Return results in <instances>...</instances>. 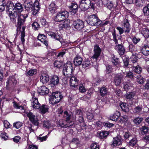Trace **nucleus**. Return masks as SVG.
<instances>
[{"instance_id": "obj_63", "label": "nucleus", "mask_w": 149, "mask_h": 149, "mask_svg": "<svg viewBox=\"0 0 149 149\" xmlns=\"http://www.w3.org/2000/svg\"><path fill=\"white\" fill-rule=\"evenodd\" d=\"M43 126L47 128L50 127L51 126V125L48 121H44L43 123Z\"/></svg>"}, {"instance_id": "obj_18", "label": "nucleus", "mask_w": 149, "mask_h": 149, "mask_svg": "<svg viewBox=\"0 0 149 149\" xmlns=\"http://www.w3.org/2000/svg\"><path fill=\"white\" fill-rule=\"evenodd\" d=\"M38 93L41 95H45L47 94L49 92V89L45 86L39 87L38 90Z\"/></svg>"}, {"instance_id": "obj_19", "label": "nucleus", "mask_w": 149, "mask_h": 149, "mask_svg": "<svg viewBox=\"0 0 149 149\" xmlns=\"http://www.w3.org/2000/svg\"><path fill=\"white\" fill-rule=\"evenodd\" d=\"M115 48L117 50H118V53L120 55L123 54L125 52V49L122 45L119 44L118 42L115 43Z\"/></svg>"}, {"instance_id": "obj_30", "label": "nucleus", "mask_w": 149, "mask_h": 149, "mask_svg": "<svg viewBox=\"0 0 149 149\" xmlns=\"http://www.w3.org/2000/svg\"><path fill=\"white\" fill-rule=\"evenodd\" d=\"M78 7L77 4L72 3L70 7V11L74 14L76 13L78 10Z\"/></svg>"}, {"instance_id": "obj_13", "label": "nucleus", "mask_w": 149, "mask_h": 149, "mask_svg": "<svg viewBox=\"0 0 149 149\" xmlns=\"http://www.w3.org/2000/svg\"><path fill=\"white\" fill-rule=\"evenodd\" d=\"M18 16V17L17 24L20 26L24 24L25 19L27 18L28 15L27 14L23 15V14H19Z\"/></svg>"}, {"instance_id": "obj_24", "label": "nucleus", "mask_w": 149, "mask_h": 149, "mask_svg": "<svg viewBox=\"0 0 149 149\" xmlns=\"http://www.w3.org/2000/svg\"><path fill=\"white\" fill-rule=\"evenodd\" d=\"M123 77L121 75L117 74L114 77V82L116 86H118L121 83V79Z\"/></svg>"}, {"instance_id": "obj_38", "label": "nucleus", "mask_w": 149, "mask_h": 149, "mask_svg": "<svg viewBox=\"0 0 149 149\" xmlns=\"http://www.w3.org/2000/svg\"><path fill=\"white\" fill-rule=\"evenodd\" d=\"M120 106L123 111L127 112L129 111V108L128 107L126 103L122 102L120 104Z\"/></svg>"}, {"instance_id": "obj_6", "label": "nucleus", "mask_w": 149, "mask_h": 149, "mask_svg": "<svg viewBox=\"0 0 149 149\" xmlns=\"http://www.w3.org/2000/svg\"><path fill=\"white\" fill-rule=\"evenodd\" d=\"M62 98V96L60 92H53L49 99V103L52 104H55L59 102Z\"/></svg>"}, {"instance_id": "obj_51", "label": "nucleus", "mask_w": 149, "mask_h": 149, "mask_svg": "<svg viewBox=\"0 0 149 149\" xmlns=\"http://www.w3.org/2000/svg\"><path fill=\"white\" fill-rule=\"evenodd\" d=\"M137 81L140 84H143L144 82V79L141 75H139L137 77Z\"/></svg>"}, {"instance_id": "obj_37", "label": "nucleus", "mask_w": 149, "mask_h": 149, "mask_svg": "<svg viewBox=\"0 0 149 149\" xmlns=\"http://www.w3.org/2000/svg\"><path fill=\"white\" fill-rule=\"evenodd\" d=\"M132 68V70L135 72L139 74L141 72L142 69L138 65L136 66H133Z\"/></svg>"}, {"instance_id": "obj_55", "label": "nucleus", "mask_w": 149, "mask_h": 149, "mask_svg": "<svg viewBox=\"0 0 149 149\" xmlns=\"http://www.w3.org/2000/svg\"><path fill=\"white\" fill-rule=\"evenodd\" d=\"M111 61L115 65H117L118 63V59L115 58L113 55H111Z\"/></svg>"}, {"instance_id": "obj_22", "label": "nucleus", "mask_w": 149, "mask_h": 149, "mask_svg": "<svg viewBox=\"0 0 149 149\" xmlns=\"http://www.w3.org/2000/svg\"><path fill=\"white\" fill-rule=\"evenodd\" d=\"M31 104L33 108L35 109H38L40 106L38 99L36 97H32Z\"/></svg>"}, {"instance_id": "obj_7", "label": "nucleus", "mask_w": 149, "mask_h": 149, "mask_svg": "<svg viewBox=\"0 0 149 149\" xmlns=\"http://www.w3.org/2000/svg\"><path fill=\"white\" fill-rule=\"evenodd\" d=\"M90 6L92 8L93 7V4L90 0H81L80 2L79 7L82 10H86Z\"/></svg>"}, {"instance_id": "obj_32", "label": "nucleus", "mask_w": 149, "mask_h": 149, "mask_svg": "<svg viewBox=\"0 0 149 149\" xmlns=\"http://www.w3.org/2000/svg\"><path fill=\"white\" fill-rule=\"evenodd\" d=\"M120 116V112L118 111H117L111 117L110 119L113 121H116L118 119Z\"/></svg>"}, {"instance_id": "obj_58", "label": "nucleus", "mask_w": 149, "mask_h": 149, "mask_svg": "<svg viewBox=\"0 0 149 149\" xmlns=\"http://www.w3.org/2000/svg\"><path fill=\"white\" fill-rule=\"evenodd\" d=\"M79 90L82 93L85 92L86 91L85 87L82 84H80L79 87Z\"/></svg>"}, {"instance_id": "obj_23", "label": "nucleus", "mask_w": 149, "mask_h": 149, "mask_svg": "<svg viewBox=\"0 0 149 149\" xmlns=\"http://www.w3.org/2000/svg\"><path fill=\"white\" fill-rule=\"evenodd\" d=\"M49 76L47 74L42 73L40 76V81L43 84H44L49 81Z\"/></svg>"}, {"instance_id": "obj_45", "label": "nucleus", "mask_w": 149, "mask_h": 149, "mask_svg": "<svg viewBox=\"0 0 149 149\" xmlns=\"http://www.w3.org/2000/svg\"><path fill=\"white\" fill-rule=\"evenodd\" d=\"M135 95V93L134 92H132L128 93H127L126 95V98L128 99L131 100L134 97Z\"/></svg>"}, {"instance_id": "obj_5", "label": "nucleus", "mask_w": 149, "mask_h": 149, "mask_svg": "<svg viewBox=\"0 0 149 149\" xmlns=\"http://www.w3.org/2000/svg\"><path fill=\"white\" fill-rule=\"evenodd\" d=\"M17 83V80L14 76H10L6 82V88L7 90H13Z\"/></svg>"}, {"instance_id": "obj_47", "label": "nucleus", "mask_w": 149, "mask_h": 149, "mask_svg": "<svg viewBox=\"0 0 149 149\" xmlns=\"http://www.w3.org/2000/svg\"><path fill=\"white\" fill-rule=\"evenodd\" d=\"M37 72V70L36 69H31L29 70L27 73V75L30 76H32L36 74Z\"/></svg>"}, {"instance_id": "obj_40", "label": "nucleus", "mask_w": 149, "mask_h": 149, "mask_svg": "<svg viewBox=\"0 0 149 149\" xmlns=\"http://www.w3.org/2000/svg\"><path fill=\"white\" fill-rule=\"evenodd\" d=\"M118 121L121 123H125L128 120V118L127 116L125 115L123 116H120L118 118Z\"/></svg>"}, {"instance_id": "obj_49", "label": "nucleus", "mask_w": 149, "mask_h": 149, "mask_svg": "<svg viewBox=\"0 0 149 149\" xmlns=\"http://www.w3.org/2000/svg\"><path fill=\"white\" fill-rule=\"evenodd\" d=\"M87 118L89 121L93 120V116L92 112H88L87 113Z\"/></svg>"}, {"instance_id": "obj_44", "label": "nucleus", "mask_w": 149, "mask_h": 149, "mask_svg": "<svg viewBox=\"0 0 149 149\" xmlns=\"http://www.w3.org/2000/svg\"><path fill=\"white\" fill-rule=\"evenodd\" d=\"M137 139L135 137L133 138L129 142V144L130 146H135L137 143Z\"/></svg>"}, {"instance_id": "obj_20", "label": "nucleus", "mask_w": 149, "mask_h": 149, "mask_svg": "<svg viewBox=\"0 0 149 149\" xmlns=\"http://www.w3.org/2000/svg\"><path fill=\"white\" fill-rule=\"evenodd\" d=\"M33 2L31 0H25L24 1L23 5L25 8L29 10L31 9L33 7Z\"/></svg>"}, {"instance_id": "obj_26", "label": "nucleus", "mask_w": 149, "mask_h": 149, "mask_svg": "<svg viewBox=\"0 0 149 149\" xmlns=\"http://www.w3.org/2000/svg\"><path fill=\"white\" fill-rule=\"evenodd\" d=\"M59 79L56 75L53 76L51 79L50 84L52 85L55 86L57 85L59 82Z\"/></svg>"}, {"instance_id": "obj_27", "label": "nucleus", "mask_w": 149, "mask_h": 149, "mask_svg": "<svg viewBox=\"0 0 149 149\" xmlns=\"http://www.w3.org/2000/svg\"><path fill=\"white\" fill-rule=\"evenodd\" d=\"M70 26V21L68 20H65L59 26V28L61 29H66Z\"/></svg>"}, {"instance_id": "obj_25", "label": "nucleus", "mask_w": 149, "mask_h": 149, "mask_svg": "<svg viewBox=\"0 0 149 149\" xmlns=\"http://www.w3.org/2000/svg\"><path fill=\"white\" fill-rule=\"evenodd\" d=\"M13 9H15L16 12L19 14L22 11L23 8L21 4L19 3H17L15 5Z\"/></svg>"}, {"instance_id": "obj_52", "label": "nucleus", "mask_w": 149, "mask_h": 149, "mask_svg": "<svg viewBox=\"0 0 149 149\" xmlns=\"http://www.w3.org/2000/svg\"><path fill=\"white\" fill-rule=\"evenodd\" d=\"M137 56L136 55L132 54L130 58V59L133 63H136L137 60Z\"/></svg>"}, {"instance_id": "obj_62", "label": "nucleus", "mask_w": 149, "mask_h": 149, "mask_svg": "<svg viewBox=\"0 0 149 149\" xmlns=\"http://www.w3.org/2000/svg\"><path fill=\"white\" fill-rule=\"evenodd\" d=\"M91 149H99V146L97 143H93L91 146Z\"/></svg>"}, {"instance_id": "obj_33", "label": "nucleus", "mask_w": 149, "mask_h": 149, "mask_svg": "<svg viewBox=\"0 0 149 149\" xmlns=\"http://www.w3.org/2000/svg\"><path fill=\"white\" fill-rule=\"evenodd\" d=\"M49 9L52 13H54L56 9V6L54 3H52L49 5Z\"/></svg>"}, {"instance_id": "obj_42", "label": "nucleus", "mask_w": 149, "mask_h": 149, "mask_svg": "<svg viewBox=\"0 0 149 149\" xmlns=\"http://www.w3.org/2000/svg\"><path fill=\"white\" fill-rule=\"evenodd\" d=\"M63 65V63L62 62L58 61H56L54 63V66L58 68H61Z\"/></svg>"}, {"instance_id": "obj_46", "label": "nucleus", "mask_w": 149, "mask_h": 149, "mask_svg": "<svg viewBox=\"0 0 149 149\" xmlns=\"http://www.w3.org/2000/svg\"><path fill=\"white\" fill-rule=\"evenodd\" d=\"M143 12L145 15L146 16L149 15V4L144 7Z\"/></svg>"}, {"instance_id": "obj_61", "label": "nucleus", "mask_w": 149, "mask_h": 149, "mask_svg": "<svg viewBox=\"0 0 149 149\" xmlns=\"http://www.w3.org/2000/svg\"><path fill=\"white\" fill-rule=\"evenodd\" d=\"M31 9H32V14L33 15H36L38 12L40 10L39 9H38V8H34L33 7Z\"/></svg>"}, {"instance_id": "obj_29", "label": "nucleus", "mask_w": 149, "mask_h": 149, "mask_svg": "<svg viewBox=\"0 0 149 149\" xmlns=\"http://www.w3.org/2000/svg\"><path fill=\"white\" fill-rule=\"evenodd\" d=\"M82 61V58L79 56H76L74 58V63L76 66L80 65Z\"/></svg>"}, {"instance_id": "obj_48", "label": "nucleus", "mask_w": 149, "mask_h": 149, "mask_svg": "<svg viewBox=\"0 0 149 149\" xmlns=\"http://www.w3.org/2000/svg\"><path fill=\"white\" fill-rule=\"evenodd\" d=\"M91 63L90 61L86 60L83 62L82 65V67L83 68H85L89 67Z\"/></svg>"}, {"instance_id": "obj_36", "label": "nucleus", "mask_w": 149, "mask_h": 149, "mask_svg": "<svg viewBox=\"0 0 149 149\" xmlns=\"http://www.w3.org/2000/svg\"><path fill=\"white\" fill-rule=\"evenodd\" d=\"M99 90L100 94L102 96H104L107 93V90L105 86H103L100 88Z\"/></svg>"}, {"instance_id": "obj_4", "label": "nucleus", "mask_w": 149, "mask_h": 149, "mask_svg": "<svg viewBox=\"0 0 149 149\" xmlns=\"http://www.w3.org/2000/svg\"><path fill=\"white\" fill-rule=\"evenodd\" d=\"M63 72L64 75L66 77L71 76L72 74V64L70 61H68L64 65Z\"/></svg>"}, {"instance_id": "obj_2", "label": "nucleus", "mask_w": 149, "mask_h": 149, "mask_svg": "<svg viewBox=\"0 0 149 149\" xmlns=\"http://www.w3.org/2000/svg\"><path fill=\"white\" fill-rule=\"evenodd\" d=\"M26 114L30 121L34 125L32 124L30 125V127H29L30 132H34V131L37 130V126L39 124V116L37 115H34L32 113L30 112H26Z\"/></svg>"}, {"instance_id": "obj_28", "label": "nucleus", "mask_w": 149, "mask_h": 149, "mask_svg": "<svg viewBox=\"0 0 149 149\" xmlns=\"http://www.w3.org/2000/svg\"><path fill=\"white\" fill-rule=\"evenodd\" d=\"M38 109L40 112L44 114L48 111L49 107L46 105L42 104L40 106Z\"/></svg>"}, {"instance_id": "obj_9", "label": "nucleus", "mask_w": 149, "mask_h": 149, "mask_svg": "<svg viewBox=\"0 0 149 149\" xmlns=\"http://www.w3.org/2000/svg\"><path fill=\"white\" fill-rule=\"evenodd\" d=\"M71 23L72 24V27L74 30H81L84 26L83 22L79 19L75 21H72Z\"/></svg>"}, {"instance_id": "obj_43", "label": "nucleus", "mask_w": 149, "mask_h": 149, "mask_svg": "<svg viewBox=\"0 0 149 149\" xmlns=\"http://www.w3.org/2000/svg\"><path fill=\"white\" fill-rule=\"evenodd\" d=\"M15 5L13 2L9 1L7 3V12L9 11L10 10H13Z\"/></svg>"}, {"instance_id": "obj_41", "label": "nucleus", "mask_w": 149, "mask_h": 149, "mask_svg": "<svg viewBox=\"0 0 149 149\" xmlns=\"http://www.w3.org/2000/svg\"><path fill=\"white\" fill-rule=\"evenodd\" d=\"M120 134H122L125 139L128 138L130 136L129 132L126 130H124V131H121Z\"/></svg>"}, {"instance_id": "obj_39", "label": "nucleus", "mask_w": 149, "mask_h": 149, "mask_svg": "<svg viewBox=\"0 0 149 149\" xmlns=\"http://www.w3.org/2000/svg\"><path fill=\"white\" fill-rule=\"evenodd\" d=\"M132 86V83L129 82H126L124 84V88L125 90L130 89Z\"/></svg>"}, {"instance_id": "obj_60", "label": "nucleus", "mask_w": 149, "mask_h": 149, "mask_svg": "<svg viewBox=\"0 0 149 149\" xmlns=\"http://www.w3.org/2000/svg\"><path fill=\"white\" fill-rule=\"evenodd\" d=\"M32 25L33 28L36 30H38V28L40 27V25L37 22H34Z\"/></svg>"}, {"instance_id": "obj_56", "label": "nucleus", "mask_w": 149, "mask_h": 149, "mask_svg": "<svg viewBox=\"0 0 149 149\" xmlns=\"http://www.w3.org/2000/svg\"><path fill=\"white\" fill-rule=\"evenodd\" d=\"M22 123L20 122H18L13 124V126L17 129H19L22 125Z\"/></svg>"}, {"instance_id": "obj_17", "label": "nucleus", "mask_w": 149, "mask_h": 149, "mask_svg": "<svg viewBox=\"0 0 149 149\" xmlns=\"http://www.w3.org/2000/svg\"><path fill=\"white\" fill-rule=\"evenodd\" d=\"M79 80L74 76H71L70 82V85L72 87L76 88L78 86Z\"/></svg>"}, {"instance_id": "obj_8", "label": "nucleus", "mask_w": 149, "mask_h": 149, "mask_svg": "<svg viewBox=\"0 0 149 149\" xmlns=\"http://www.w3.org/2000/svg\"><path fill=\"white\" fill-rule=\"evenodd\" d=\"M68 16V13L66 11H63L58 13L54 18L56 22H61L64 20Z\"/></svg>"}, {"instance_id": "obj_53", "label": "nucleus", "mask_w": 149, "mask_h": 149, "mask_svg": "<svg viewBox=\"0 0 149 149\" xmlns=\"http://www.w3.org/2000/svg\"><path fill=\"white\" fill-rule=\"evenodd\" d=\"M142 110V107L138 106L134 108L133 111L135 113H138L141 112Z\"/></svg>"}, {"instance_id": "obj_21", "label": "nucleus", "mask_w": 149, "mask_h": 149, "mask_svg": "<svg viewBox=\"0 0 149 149\" xmlns=\"http://www.w3.org/2000/svg\"><path fill=\"white\" fill-rule=\"evenodd\" d=\"M38 39L43 43L45 46H47L48 45L47 38L46 36L43 34H40L38 36Z\"/></svg>"}, {"instance_id": "obj_31", "label": "nucleus", "mask_w": 149, "mask_h": 149, "mask_svg": "<svg viewBox=\"0 0 149 149\" xmlns=\"http://www.w3.org/2000/svg\"><path fill=\"white\" fill-rule=\"evenodd\" d=\"M109 134L108 132L102 131L101 132H98L97 136L100 139H103L107 136Z\"/></svg>"}, {"instance_id": "obj_16", "label": "nucleus", "mask_w": 149, "mask_h": 149, "mask_svg": "<svg viewBox=\"0 0 149 149\" xmlns=\"http://www.w3.org/2000/svg\"><path fill=\"white\" fill-rule=\"evenodd\" d=\"M47 34L55 40L59 41L61 42V40L62 39L61 35L57 33H54L51 31H47Z\"/></svg>"}, {"instance_id": "obj_35", "label": "nucleus", "mask_w": 149, "mask_h": 149, "mask_svg": "<svg viewBox=\"0 0 149 149\" xmlns=\"http://www.w3.org/2000/svg\"><path fill=\"white\" fill-rule=\"evenodd\" d=\"M142 53L145 55H149V45L145 46L142 49Z\"/></svg>"}, {"instance_id": "obj_59", "label": "nucleus", "mask_w": 149, "mask_h": 149, "mask_svg": "<svg viewBox=\"0 0 149 149\" xmlns=\"http://www.w3.org/2000/svg\"><path fill=\"white\" fill-rule=\"evenodd\" d=\"M113 4L112 1L108 2L107 4L106 5V6H107V8L109 9H111L113 8Z\"/></svg>"}, {"instance_id": "obj_50", "label": "nucleus", "mask_w": 149, "mask_h": 149, "mask_svg": "<svg viewBox=\"0 0 149 149\" xmlns=\"http://www.w3.org/2000/svg\"><path fill=\"white\" fill-rule=\"evenodd\" d=\"M142 120V118L137 117L134 119L133 122L134 123L138 125L139 124Z\"/></svg>"}, {"instance_id": "obj_11", "label": "nucleus", "mask_w": 149, "mask_h": 149, "mask_svg": "<svg viewBox=\"0 0 149 149\" xmlns=\"http://www.w3.org/2000/svg\"><path fill=\"white\" fill-rule=\"evenodd\" d=\"M13 105L14 108L20 110L19 112L21 113L24 112L26 109V103L25 102H14Z\"/></svg>"}, {"instance_id": "obj_54", "label": "nucleus", "mask_w": 149, "mask_h": 149, "mask_svg": "<svg viewBox=\"0 0 149 149\" xmlns=\"http://www.w3.org/2000/svg\"><path fill=\"white\" fill-rule=\"evenodd\" d=\"M142 131V134H146L147 133L148 131V127L144 126L142 127V128L141 129Z\"/></svg>"}, {"instance_id": "obj_57", "label": "nucleus", "mask_w": 149, "mask_h": 149, "mask_svg": "<svg viewBox=\"0 0 149 149\" xmlns=\"http://www.w3.org/2000/svg\"><path fill=\"white\" fill-rule=\"evenodd\" d=\"M79 118L78 119L79 122L81 123V126H84L86 125L84 123V119L82 116H79Z\"/></svg>"}, {"instance_id": "obj_64", "label": "nucleus", "mask_w": 149, "mask_h": 149, "mask_svg": "<svg viewBox=\"0 0 149 149\" xmlns=\"http://www.w3.org/2000/svg\"><path fill=\"white\" fill-rule=\"evenodd\" d=\"M3 124L4 127L6 128H8L10 127V123L6 120H5L3 121Z\"/></svg>"}, {"instance_id": "obj_3", "label": "nucleus", "mask_w": 149, "mask_h": 149, "mask_svg": "<svg viewBox=\"0 0 149 149\" xmlns=\"http://www.w3.org/2000/svg\"><path fill=\"white\" fill-rule=\"evenodd\" d=\"M86 21L88 24L92 26H99L102 23V21L95 14L89 15L86 20Z\"/></svg>"}, {"instance_id": "obj_14", "label": "nucleus", "mask_w": 149, "mask_h": 149, "mask_svg": "<svg viewBox=\"0 0 149 149\" xmlns=\"http://www.w3.org/2000/svg\"><path fill=\"white\" fill-rule=\"evenodd\" d=\"M101 49L97 45H95L94 47V55L91 57L92 59H95L97 61V58L99 56L101 53Z\"/></svg>"}, {"instance_id": "obj_15", "label": "nucleus", "mask_w": 149, "mask_h": 149, "mask_svg": "<svg viewBox=\"0 0 149 149\" xmlns=\"http://www.w3.org/2000/svg\"><path fill=\"white\" fill-rule=\"evenodd\" d=\"M122 140L120 136H118L113 138L111 144L112 146H118L121 144Z\"/></svg>"}, {"instance_id": "obj_12", "label": "nucleus", "mask_w": 149, "mask_h": 149, "mask_svg": "<svg viewBox=\"0 0 149 149\" xmlns=\"http://www.w3.org/2000/svg\"><path fill=\"white\" fill-rule=\"evenodd\" d=\"M10 10L9 11L7 12V13L10 17L11 21L13 22H16V18L18 14L16 12L15 9Z\"/></svg>"}, {"instance_id": "obj_34", "label": "nucleus", "mask_w": 149, "mask_h": 149, "mask_svg": "<svg viewBox=\"0 0 149 149\" xmlns=\"http://www.w3.org/2000/svg\"><path fill=\"white\" fill-rule=\"evenodd\" d=\"M141 33L145 38L149 36V30L146 28H143L141 31Z\"/></svg>"}, {"instance_id": "obj_10", "label": "nucleus", "mask_w": 149, "mask_h": 149, "mask_svg": "<svg viewBox=\"0 0 149 149\" xmlns=\"http://www.w3.org/2000/svg\"><path fill=\"white\" fill-rule=\"evenodd\" d=\"M124 26L123 28L120 27H118L117 29L119 31V33L121 34L125 32V33H128L130 31V24L127 20L125 19L123 21Z\"/></svg>"}, {"instance_id": "obj_1", "label": "nucleus", "mask_w": 149, "mask_h": 149, "mask_svg": "<svg viewBox=\"0 0 149 149\" xmlns=\"http://www.w3.org/2000/svg\"><path fill=\"white\" fill-rule=\"evenodd\" d=\"M63 117L65 118V120H60L59 121V125L61 127L66 128L72 126L74 124V119L72 118V116L67 111H65L63 113Z\"/></svg>"}]
</instances>
